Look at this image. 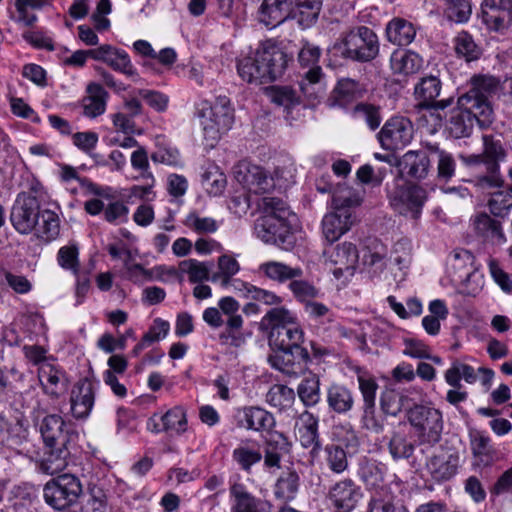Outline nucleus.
<instances>
[{"instance_id":"obj_1","label":"nucleus","mask_w":512,"mask_h":512,"mask_svg":"<svg viewBox=\"0 0 512 512\" xmlns=\"http://www.w3.org/2000/svg\"><path fill=\"white\" fill-rule=\"evenodd\" d=\"M36 426L44 442V453L39 462L40 471L48 475L61 472L66 468L71 449L78 441V432L58 414L43 416Z\"/></svg>"},{"instance_id":"obj_2","label":"nucleus","mask_w":512,"mask_h":512,"mask_svg":"<svg viewBox=\"0 0 512 512\" xmlns=\"http://www.w3.org/2000/svg\"><path fill=\"white\" fill-rule=\"evenodd\" d=\"M291 59L280 45L266 40L254 53L238 60L237 71L248 83L265 84L282 77Z\"/></svg>"},{"instance_id":"obj_3","label":"nucleus","mask_w":512,"mask_h":512,"mask_svg":"<svg viewBox=\"0 0 512 512\" xmlns=\"http://www.w3.org/2000/svg\"><path fill=\"white\" fill-rule=\"evenodd\" d=\"M262 215L256 220V236L266 244L290 251L296 244V236L289 223L292 212L281 198L263 197L258 203Z\"/></svg>"},{"instance_id":"obj_4","label":"nucleus","mask_w":512,"mask_h":512,"mask_svg":"<svg viewBox=\"0 0 512 512\" xmlns=\"http://www.w3.org/2000/svg\"><path fill=\"white\" fill-rule=\"evenodd\" d=\"M379 49L377 34L367 26H356L342 32L329 53L334 58L365 63L374 60Z\"/></svg>"},{"instance_id":"obj_5","label":"nucleus","mask_w":512,"mask_h":512,"mask_svg":"<svg viewBox=\"0 0 512 512\" xmlns=\"http://www.w3.org/2000/svg\"><path fill=\"white\" fill-rule=\"evenodd\" d=\"M360 202V198L351 190L333 195V211L327 213L322 220V233L327 242L337 241L351 229L356 221L354 209L360 205Z\"/></svg>"},{"instance_id":"obj_6","label":"nucleus","mask_w":512,"mask_h":512,"mask_svg":"<svg viewBox=\"0 0 512 512\" xmlns=\"http://www.w3.org/2000/svg\"><path fill=\"white\" fill-rule=\"evenodd\" d=\"M262 326L270 328L269 345L275 353H284L295 342H304V332L285 308H272L262 319Z\"/></svg>"},{"instance_id":"obj_7","label":"nucleus","mask_w":512,"mask_h":512,"mask_svg":"<svg viewBox=\"0 0 512 512\" xmlns=\"http://www.w3.org/2000/svg\"><path fill=\"white\" fill-rule=\"evenodd\" d=\"M471 96L458 97L456 106L448 111L439 110L437 113H431V116L439 122H443L444 131L448 136L454 139L468 138L472 135L475 122L480 126L481 115L475 108V100Z\"/></svg>"},{"instance_id":"obj_8","label":"nucleus","mask_w":512,"mask_h":512,"mask_svg":"<svg viewBox=\"0 0 512 512\" xmlns=\"http://www.w3.org/2000/svg\"><path fill=\"white\" fill-rule=\"evenodd\" d=\"M203 127L204 138L207 145L213 147L226 133L234 122L233 109L226 97H220L211 105L208 101H201L196 106V112Z\"/></svg>"},{"instance_id":"obj_9","label":"nucleus","mask_w":512,"mask_h":512,"mask_svg":"<svg viewBox=\"0 0 512 512\" xmlns=\"http://www.w3.org/2000/svg\"><path fill=\"white\" fill-rule=\"evenodd\" d=\"M406 417L415 430L419 445L433 447L440 442L444 427L440 410L423 404H414L407 410Z\"/></svg>"},{"instance_id":"obj_10","label":"nucleus","mask_w":512,"mask_h":512,"mask_svg":"<svg viewBox=\"0 0 512 512\" xmlns=\"http://www.w3.org/2000/svg\"><path fill=\"white\" fill-rule=\"evenodd\" d=\"M81 494V482L79 478L72 474H62L52 478L43 488L45 502L59 511L75 504Z\"/></svg>"},{"instance_id":"obj_11","label":"nucleus","mask_w":512,"mask_h":512,"mask_svg":"<svg viewBox=\"0 0 512 512\" xmlns=\"http://www.w3.org/2000/svg\"><path fill=\"white\" fill-rule=\"evenodd\" d=\"M471 88L461 97L471 96L475 100V108L480 117V128H488L493 120L494 113L489 97L495 95L500 88V80L492 75H474L471 80Z\"/></svg>"},{"instance_id":"obj_12","label":"nucleus","mask_w":512,"mask_h":512,"mask_svg":"<svg viewBox=\"0 0 512 512\" xmlns=\"http://www.w3.org/2000/svg\"><path fill=\"white\" fill-rule=\"evenodd\" d=\"M474 256L468 250L455 251L448 260V273L453 282L462 284L466 293L476 295L482 288V276L473 267Z\"/></svg>"},{"instance_id":"obj_13","label":"nucleus","mask_w":512,"mask_h":512,"mask_svg":"<svg viewBox=\"0 0 512 512\" xmlns=\"http://www.w3.org/2000/svg\"><path fill=\"white\" fill-rule=\"evenodd\" d=\"M38 190L31 188L28 192L18 194L10 213L13 227L21 234H28L37 226L40 213Z\"/></svg>"},{"instance_id":"obj_14","label":"nucleus","mask_w":512,"mask_h":512,"mask_svg":"<svg viewBox=\"0 0 512 512\" xmlns=\"http://www.w3.org/2000/svg\"><path fill=\"white\" fill-rule=\"evenodd\" d=\"M427 198V191L423 187L411 183L396 186L389 196L396 212L414 220L420 218Z\"/></svg>"},{"instance_id":"obj_15","label":"nucleus","mask_w":512,"mask_h":512,"mask_svg":"<svg viewBox=\"0 0 512 512\" xmlns=\"http://www.w3.org/2000/svg\"><path fill=\"white\" fill-rule=\"evenodd\" d=\"M358 388L362 397L361 426L363 429L375 434L384 431V421L376 415V393L379 388L376 379L372 376L359 374L357 376Z\"/></svg>"},{"instance_id":"obj_16","label":"nucleus","mask_w":512,"mask_h":512,"mask_svg":"<svg viewBox=\"0 0 512 512\" xmlns=\"http://www.w3.org/2000/svg\"><path fill=\"white\" fill-rule=\"evenodd\" d=\"M412 137V124L404 117L389 119L378 133L381 146L390 151L403 148L410 143Z\"/></svg>"},{"instance_id":"obj_17","label":"nucleus","mask_w":512,"mask_h":512,"mask_svg":"<svg viewBox=\"0 0 512 512\" xmlns=\"http://www.w3.org/2000/svg\"><path fill=\"white\" fill-rule=\"evenodd\" d=\"M441 88V81L436 76L430 75L421 78L414 89V95L419 101L418 106L432 110L431 113H437L439 110L443 111L450 107L454 102L452 97L436 100L440 95Z\"/></svg>"},{"instance_id":"obj_18","label":"nucleus","mask_w":512,"mask_h":512,"mask_svg":"<svg viewBox=\"0 0 512 512\" xmlns=\"http://www.w3.org/2000/svg\"><path fill=\"white\" fill-rule=\"evenodd\" d=\"M303 342H295L291 348L284 353H275L269 356L271 365L286 374H297L305 369L310 362V355L307 348L302 346Z\"/></svg>"},{"instance_id":"obj_19","label":"nucleus","mask_w":512,"mask_h":512,"mask_svg":"<svg viewBox=\"0 0 512 512\" xmlns=\"http://www.w3.org/2000/svg\"><path fill=\"white\" fill-rule=\"evenodd\" d=\"M236 180L250 193L264 194L274 187V180L257 165L243 164L235 171Z\"/></svg>"},{"instance_id":"obj_20","label":"nucleus","mask_w":512,"mask_h":512,"mask_svg":"<svg viewBox=\"0 0 512 512\" xmlns=\"http://www.w3.org/2000/svg\"><path fill=\"white\" fill-rule=\"evenodd\" d=\"M95 401V387L88 378L80 379L72 388L70 395V410L76 419H86Z\"/></svg>"},{"instance_id":"obj_21","label":"nucleus","mask_w":512,"mask_h":512,"mask_svg":"<svg viewBox=\"0 0 512 512\" xmlns=\"http://www.w3.org/2000/svg\"><path fill=\"white\" fill-rule=\"evenodd\" d=\"M229 493L230 512H271L270 502L254 496L244 484L234 483Z\"/></svg>"},{"instance_id":"obj_22","label":"nucleus","mask_w":512,"mask_h":512,"mask_svg":"<svg viewBox=\"0 0 512 512\" xmlns=\"http://www.w3.org/2000/svg\"><path fill=\"white\" fill-rule=\"evenodd\" d=\"M329 498L336 512H351L362 498V492L354 481L344 479L330 489Z\"/></svg>"},{"instance_id":"obj_23","label":"nucleus","mask_w":512,"mask_h":512,"mask_svg":"<svg viewBox=\"0 0 512 512\" xmlns=\"http://www.w3.org/2000/svg\"><path fill=\"white\" fill-rule=\"evenodd\" d=\"M330 261L336 266L333 270L335 278L343 276L351 277L354 275L358 263L359 254L355 244L343 242L333 249L330 253Z\"/></svg>"},{"instance_id":"obj_24","label":"nucleus","mask_w":512,"mask_h":512,"mask_svg":"<svg viewBox=\"0 0 512 512\" xmlns=\"http://www.w3.org/2000/svg\"><path fill=\"white\" fill-rule=\"evenodd\" d=\"M91 54L92 59L106 63L115 71L129 77L137 75L128 53L122 49L105 44L95 48V51Z\"/></svg>"},{"instance_id":"obj_25","label":"nucleus","mask_w":512,"mask_h":512,"mask_svg":"<svg viewBox=\"0 0 512 512\" xmlns=\"http://www.w3.org/2000/svg\"><path fill=\"white\" fill-rule=\"evenodd\" d=\"M398 167L402 176L420 181L428 176L431 162L426 151L409 150L399 159Z\"/></svg>"},{"instance_id":"obj_26","label":"nucleus","mask_w":512,"mask_h":512,"mask_svg":"<svg viewBox=\"0 0 512 512\" xmlns=\"http://www.w3.org/2000/svg\"><path fill=\"white\" fill-rule=\"evenodd\" d=\"M275 424L273 414L258 406L244 407L237 415V426L247 430L270 432Z\"/></svg>"},{"instance_id":"obj_27","label":"nucleus","mask_w":512,"mask_h":512,"mask_svg":"<svg viewBox=\"0 0 512 512\" xmlns=\"http://www.w3.org/2000/svg\"><path fill=\"white\" fill-rule=\"evenodd\" d=\"M294 432L304 448H311L312 454L320 450L318 418L312 413L304 411L297 417Z\"/></svg>"},{"instance_id":"obj_28","label":"nucleus","mask_w":512,"mask_h":512,"mask_svg":"<svg viewBox=\"0 0 512 512\" xmlns=\"http://www.w3.org/2000/svg\"><path fill=\"white\" fill-rule=\"evenodd\" d=\"M294 0H263L259 21L267 27H276L291 18Z\"/></svg>"},{"instance_id":"obj_29","label":"nucleus","mask_w":512,"mask_h":512,"mask_svg":"<svg viewBox=\"0 0 512 512\" xmlns=\"http://www.w3.org/2000/svg\"><path fill=\"white\" fill-rule=\"evenodd\" d=\"M459 466V455L457 453L434 455L426 467L435 481L442 482L450 480L457 473Z\"/></svg>"},{"instance_id":"obj_30","label":"nucleus","mask_w":512,"mask_h":512,"mask_svg":"<svg viewBox=\"0 0 512 512\" xmlns=\"http://www.w3.org/2000/svg\"><path fill=\"white\" fill-rule=\"evenodd\" d=\"M388 248L377 238L368 239L363 248L362 262L373 274H380L387 266Z\"/></svg>"},{"instance_id":"obj_31","label":"nucleus","mask_w":512,"mask_h":512,"mask_svg":"<svg viewBox=\"0 0 512 512\" xmlns=\"http://www.w3.org/2000/svg\"><path fill=\"white\" fill-rule=\"evenodd\" d=\"M470 447L477 465L489 466L497 459V451L491 444L490 437L481 431L470 433Z\"/></svg>"},{"instance_id":"obj_32","label":"nucleus","mask_w":512,"mask_h":512,"mask_svg":"<svg viewBox=\"0 0 512 512\" xmlns=\"http://www.w3.org/2000/svg\"><path fill=\"white\" fill-rule=\"evenodd\" d=\"M322 78V70L319 66L312 67L306 73L304 78L299 82V94L307 103L304 106H314L322 96L324 89L320 80Z\"/></svg>"},{"instance_id":"obj_33","label":"nucleus","mask_w":512,"mask_h":512,"mask_svg":"<svg viewBox=\"0 0 512 512\" xmlns=\"http://www.w3.org/2000/svg\"><path fill=\"white\" fill-rule=\"evenodd\" d=\"M292 19H296L303 29L314 26L319 18L323 0H294Z\"/></svg>"},{"instance_id":"obj_34","label":"nucleus","mask_w":512,"mask_h":512,"mask_svg":"<svg viewBox=\"0 0 512 512\" xmlns=\"http://www.w3.org/2000/svg\"><path fill=\"white\" fill-rule=\"evenodd\" d=\"M327 404L337 414H347L355 404L352 391L344 385L332 384L327 389Z\"/></svg>"},{"instance_id":"obj_35","label":"nucleus","mask_w":512,"mask_h":512,"mask_svg":"<svg viewBox=\"0 0 512 512\" xmlns=\"http://www.w3.org/2000/svg\"><path fill=\"white\" fill-rule=\"evenodd\" d=\"M39 380L44 392L52 398H58L59 389H65L67 386L65 373L50 364L40 368Z\"/></svg>"},{"instance_id":"obj_36","label":"nucleus","mask_w":512,"mask_h":512,"mask_svg":"<svg viewBox=\"0 0 512 512\" xmlns=\"http://www.w3.org/2000/svg\"><path fill=\"white\" fill-rule=\"evenodd\" d=\"M386 35L389 42L398 46H407L414 40L416 29L411 22L394 18L386 26Z\"/></svg>"},{"instance_id":"obj_37","label":"nucleus","mask_w":512,"mask_h":512,"mask_svg":"<svg viewBox=\"0 0 512 512\" xmlns=\"http://www.w3.org/2000/svg\"><path fill=\"white\" fill-rule=\"evenodd\" d=\"M423 60L411 50H396L390 58L391 69L394 73L410 75L418 72Z\"/></svg>"},{"instance_id":"obj_38","label":"nucleus","mask_w":512,"mask_h":512,"mask_svg":"<svg viewBox=\"0 0 512 512\" xmlns=\"http://www.w3.org/2000/svg\"><path fill=\"white\" fill-rule=\"evenodd\" d=\"M364 92L363 84L351 78H343L338 81L333 91L334 102L340 107H345L352 101L361 98Z\"/></svg>"},{"instance_id":"obj_39","label":"nucleus","mask_w":512,"mask_h":512,"mask_svg":"<svg viewBox=\"0 0 512 512\" xmlns=\"http://www.w3.org/2000/svg\"><path fill=\"white\" fill-rule=\"evenodd\" d=\"M87 92L88 96L82 100L83 113L87 117L95 118L105 111L107 92L96 83L89 84Z\"/></svg>"},{"instance_id":"obj_40","label":"nucleus","mask_w":512,"mask_h":512,"mask_svg":"<svg viewBox=\"0 0 512 512\" xmlns=\"http://www.w3.org/2000/svg\"><path fill=\"white\" fill-rule=\"evenodd\" d=\"M483 151L486 169H499V163L506 158V150L499 136L484 134L482 136Z\"/></svg>"},{"instance_id":"obj_41","label":"nucleus","mask_w":512,"mask_h":512,"mask_svg":"<svg viewBox=\"0 0 512 512\" xmlns=\"http://www.w3.org/2000/svg\"><path fill=\"white\" fill-rule=\"evenodd\" d=\"M259 270L269 279L279 283L291 281L303 276V270L300 267H291L277 261L265 262L260 265Z\"/></svg>"},{"instance_id":"obj_42","label":"nucleus","mask_w":512,"mask_h":512,"mask_svg":"<svg viewBox=\"0 0 512 512\" xmlns=\"http://www.w3.org/2000/svg\"><path fill=\"white\" fill-rule=\"evenodd\" d=\"M474 227L477 234L485 240L498 244L505 241L501 223L486 213H481L475 217Z\"/></svg>"},{"instance_id":"obj_43","label":"nucleus","mask_w":512,"mask_h":512,"mask_svg":"<svg viewBox=\"0 0 512 512\" xmlns=\"http://www.w3.org/2000/svg\"><path fill=\"white\" fill-rule=\"evenodd\" d=\"M33 231H35L38 238L46 242L56 239L60 232L58 215L49 209L41 210L37 226H35Z\"/></svg>"},{"instance_id":"obj_44","label":"nucleus","mask_w":512,"mask_h":512,"mask_svg":"<svg viewBox=\"0 0 512 512\" xmlns=\"http://www.w3.org/2000/svg\"><path fill=\"white\" fill-rule=\"evenodd\" d=\"M300 485V477L294 470H287L281 473L274 487V495L283 501L295 499Z\"/></svg>"},{"instance_id":"obj_45","label":"nucleus","mask_w":512,"mask_h":512,"mask_svg":"<svg viewBox=\"0 0 512 512\" xmlns=\"http://www.w3.org/2000/svg\"><path fill=\"white\" fill-rule=\"evenodd\" d=\"M349 452L341 444H327L324 447V461L327 468L335 474H341L348 469Z\"/></svg>"},{"instance_id":"obj_46","label":"nucleus","mask_w":512,"mask_h":512,"mask_svg":"<svg viewBox=\"0 0 512 512\" xmlns=\"http://www.w3.org/2000/svg\"><path fill=\"white\" fill-rule=\"evenodd\" d=\"M297 395L305 407H313L320 402V379L311 374L301 380L297 387Z\"/></svg>"},{"instance_id":"obj_47","label":"nucleus","mask_w":512,"mask_h":512,"mask_svg":"<svg viewBox=\"0 0 512 512\" xmlns=\"http://www.w3.org/2000/svg\"><path fill=\"white\" fill-rule=\"evenodd\" d=\"M351 114L354 120L365 123L371 131L378 129L382 122L381 108L371 103L356 104Z\"/></svg>"},{"instance_id":"obj_48","label":"nucleus","mask_w":512,"mask_h":512,"mask_svg":"<svg viewBox=\"0 0 512 512\" xmlns=\"http://www.w3.org/2000/svg\"><path fill=\"white\" fill-rule=\"evenodd\" d=\"M482 22L489 30L504 31L512 26V14H508L498 7H483L481 5Z\"/></svg>"},{"instance_id":"obj_49","label":"nucleus","mask_w":512,"mask_h":512,"mask_svg":"<svg viewBox=\"0 0 512 512\" xmlns=\"http://www.w3.org/2000/svg\"><path fill=\"white\" fill-rule=\"evenodd\" d=\"M454 50L458 57L466 62L478 60L482 55V49L478 46L473 37L466 31H461L454 38Z\"/></svg>"},{"instance_id":"obj_50","label":"nucleus","mask_w":512,"mask_h":512,"mask_svg":"<svg viewBox=\"0 0 512 512\" xmlns=\"http://www.w3.org/2000/svg\"><path fill=\"white\" fill-rule=\"evenodd\" d=\"M270 100L289 110L302 103L299 92L290 86H271L267 89Z\"/></svg>"},{"instance_id":"obj_51","label":"nucleus","mask_w":512,"mask_h":512,"mask_svg":"<svg viewBox=\"0 0 512 512\" xmlns=\"http://www.w3.org/2000/svg\"><path fill=\"white\" fill-rule=\"evenodd\" d=\"M294 400V390L286 385H273L266 394V401L280 411L290 408Z\"/></svg>"},{"instance_id":"obj_52","label":"nucleus","mask_w":512,"mask_h":512,"mask_svg":"<svg viewBox=\"0 0 512 512\" xmlns=\"http://www.w3.org/2000/svg\"><path fill=\"white\" fill-rule=\"evenodd\" d=\"M386 470L384 464L374 460H366L361 464L359 473L367 486L376 488L384 482Z\"/></svg>"},{"instance_id":"obj_53","label":"nucleus","mask_w":512,"mask_h":512,"mask_svg":"<svg viewBox=\"0 0 512 512\" xmlns=\"http://www.w3.org/2000/svg\"><path fill=\"white\" fill-rule=\"evenodd\" d=\"M226 176L218 166L209 165L202 174V184L210 195L217 196L226 187Z\"/></svg>"},{"instance_id":"obj_54","label":"nucleus","mask_w":512,"mask_h":512,"mask_svg":"<svg viewBox=\"0 0 512 512\" xmlns=\"http://www.w3.org/2000/svg\"><path fill=\"white\" fill-rule=\"evenodd\" d=\"M159 420L164 424L166 432L174 431L177 434H181L187 429L186 412L181 406H176L168 410L164 415L159 417Z\"/></svg>"},{"instance_id":"obj_55","label":"nucleus","mask_w":512,"mask_h":512,"mask_svg":"<svg viewBox=\"0 0 512 512\" xmlns=\"http://www.w3.org/2000/svg\"><path fill=\"white\" fill-rule=\"evenodd\" d=\"M388 449L394 460H400L410 458L415 447L405 435L395 432L388 443Z\"/></svg>"},{"instance_id":"obj_56","label":"nucleus","mask_w":512,"mask_h":512,"mask_svg":"<svg viewBox=\"0 0 512 512\" xmlns=\"http://www.w3.org/2000/svg\"><path fill=\"white\" fill-rule=\"evenodd\" d=\"M488 207L494 216H504L512 207V187L491 193Z\"/></svg>"},{"instance_id":"obj_57","label":"nucleus","mask_w":512,"mask_h":512,"mask_svg":"<svg viewBox=\"0 0 512 512\" xmlns=\"http://www.w3.org/2000/svg\"><path fill=\"white\" fill-rule=\"evenodd\" d=\"M232 457L242 470L250 472L251 467L261 461L262 453L259 449L239 446L233 450Z\"/></svg>"},{"instance_id":"obj_58","label":"nucleus","mask_w":512,"mask_h":512,"mask_svg":"<svg viewBox=\"0 0 512 512\" xmlns=\"http://www.w3.org/2000/svg\"><path fill=\"white\" fill-rule=\"evenodd\" d=\"M180 270L189 275L192 283L202 282L209 279V268L205 263L195 259L184 260L179 265Z\"/></svg>"},{"instance_id":"obj_59","label":"nucleus","mask_w":512,"mask_h":512,"mask_svg":"<svg viewBox=\"0 0 512 512\" xmlns=\"http://www.w3.org/2000/svg\"><path fill=\"white\" fill-rule=\"evenodd\" d=\"M289 288L292 291L294 297L304 303V305L316 298L319 294L317 288H315L311 283L305 280H301L300 278H296L291 280L289 283Z\"/></svg>"},{"instance_id":"obj_60","label":"nucleus","mask_w":512,"mask_h":512,"mask_svg":"<svg viewBox=\"0 0 512 512\" xmlns=\"http://www.w3.org/2000/svg\"><path fill=\"white\" fill-rule=\"evenodd\" d=\"M487 174L476 177L475 186L482 192L491 193L495 192V189L502 188L504 186V180L499 173V169H486Z\"/></svg>"},{"instance_id":"obj_61","label":"nucleus","mask_w":512,"mask_h":512,"mask_svg":"<svg viewBox=\"0 0 512 512\" xmlns=\"http://www.w3.org/2000/svg\"><path fill=\"white\" fill-rule=\"evenodd\" d=\"M380 407L384 414L397 416L402 410V396L393 389H386L381 393Z\"/></svg>"},{"instance_id":"obj_62","label":"nucleus","mask_w":512,"mask_h":512,"mask_svg":"<svg viewBox=\"0 0 512 512\" xmlns=\"http://www.w3.org/2000/svg\"><path fill=\"white\" fill-rule=\"evenodd\" d=\"M445 14L449 20L462 23L468 20L471 6L467 0H449Z\"/></svg>"},{"instance_id":"obj_63","label":"nucleus","mask_w":512,"mask_h":512,"mask_svg":"<svg viewBox=\"0 0 512 512\" xmlns=\"http://www.w3.org/2000/svg\"><path fill=\"white\" fill-rule=\"evenodd\" d=\"M83 512H106L107 497L104 490L93 486L89 490V497L82 507Z\"/></svg>"},{"instance_id":"obj_64","label":"nucleus","mask_w":512,"mask_h":512,"mask_svg":"<svg viewBox=\"0 0 512 512\" xmlns=\"http://www.w3.org/2000/svg\"><path fill=\"white\" fill-rule=\"evenodd\" d=\"M125 267L127 270V278L134 283L152 280L155 271L157 272V277H160L164 271V267L162 266L147 270L139 263L129 264L127 261L125 262Z\"/></svg>"}]
</instances>
